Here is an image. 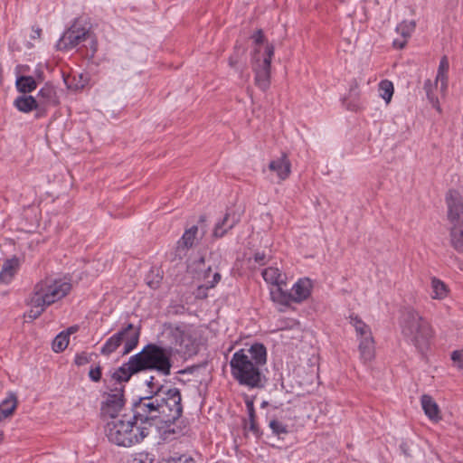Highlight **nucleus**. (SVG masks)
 <instances>
[{
  "mask_svg": "<svg viewBox=\"0 0 463 463\" xmlns=\"http://www.w3.org/2000/svg\"><path fill=\"white\" fill-rule=\"evenodd\" d=\"M146 385L147 387L146 394L159 395L168 389L165 385L160 383L155 376L151 375L146 380Z\"/></svg>",
  "mask_w": 463,
  "mask_h": 463,
  "instance_id": "c85d7f7f",
  "label": "nucleus"
},
{
  "mask_svg": "<svg viewBox=\"0 0 463 463\" xmlns=\"http://www.w3.org/2000/svg\"><path fill=\"white\" fill-rule=\"evenodd\" d=\"M14 107L24 113H28L33 109H39V103L33 96H20L14 102Z\"/></svg>",
  "mask_w": 463,
  "mask_h": 463,
  "instance_id": "4be33fe9",
  "label": "nucleus"
},
{
  "mask_svg": "<svg viewBox=\"0 0 463 463\" xmlns=\"http://www.w3.org/2000/svg\"><path fill=\"white\" fill-rule=\"evenodd\" d=\"M17 406V398L14 392H10L8 396L0 403V421L11 416Z\"/></svg>",
  "mask_w": 463,
  "mask_h": 463,
  "instance_id": "5701e85b",
  "label": "nucleus"
},
{
  "mask_svg": "<svg viewBox=\"0 0 463 463\" xmlns=\"http://www.w3.org/2000/svg\"><path fill=\"white\" fill-rule=\"evenodd\" d=\"M137 420L126 414L120 418H114L107 422L105 434L108 439L119 447H131L141 442L149 435V429L146 426H137Z\"/></svg>",
  "mask_w": 463,
  "mask_h": 463,
  "instance_id": "7ed1b4c3",
  "label": "nucleus"
},
{
  "mask_svg": "<svg viewBox=\"0 0 463 463\" xmlns=\"http://www.w3.org/2000/svg\"><path fill=\"white\" fill-rule=\"evenodd\" d=\"M87 42L89 43V45H86V47L90 48V50L91 52L90 55L93 56L98 49V42H97L96 36L90 30V37H88Z\"/></svg>",
  "mask_w": 463,
  "mask_h": 463,
  "instance_id": "58836bf2",
  "label": "nucleus"
},
{
  "mask_svg": "<svg viewBox=\"0 0 463 463\" xmlns=\"http://www.w3.org/2000/svg\"><path fill=\"white\" fill-rule=\"evenodd\" d=\"M262 277L267 283L275 286L286 285V278L278 268L269 267L262 271Z\"/></svg>",
  "mask_w": 463,
  "mask_h": 463,
  "instance_id": "412c9836",
  "label": "nucleus"
},
{
  "mask_svg": "<svg viewBox=\"0 0 463 463\" xmlns=\"http://www.w3.org/2000/svg\"><path fill=\"white\" fill-rule=\"evenodd\" d=\"M247 408H248V411H249L250 420L255 419V411H254V407H253V402H248Z\"/></svg>",
  "mask_w": 463,
  "mask_h": 463,
  "instance_id": "a18cd8bd",
  "label": "nucleus"
},
{
  "mask_svg": "<svg viewBox=\"0 0 463 463\" xmlns=\"http://www.w3.org/2000/svg\"><path fill=\"white\" fill-rule=\"evenodd\" d=\"M20 266L17 257L7 259L4 261L0 271V282L8 284L13 279Z\"/></svg>",
  "mask_w": 463,
  "mask_h": 463,
  "instance_id": "f3484780",
  "label": "nucleus"
},
{
  "mask_svg": "<svg viewBox=\"0 0 463 463\" xmlns=\"http://www.w3.org/2000/svg\"><path fill=\"white\" fill-rule=\"evenodd\" d=\"M437 85V82L435 81L432 83L430 80H427L424 82V90L426 92L428 99L432 103L433 106H436L438 104V99L435 97V95L432 93L433 88Z\"/></svg>",
  "mask_w": 463,
  "mask_h": 463,
  "instance_id": "c9c22d12",
  "label": "nucleus"
},
{
  "mask_svg": "<svg viewBox=\"0 0 463 463\" xmlns=\"http://www.w3.org/2000/svg\"><path fill=\"white\" fill-rule=\"evenodd\" d=\"M290 166V161L288 159L286 154H282L279 158L272 160L269 165V170L275 172L280 181L288 177Z\"/></svg>",
  "mask_w": 463,
  "mask_h": 463,
  "instance_id": "dca6fc26",
  "label": "nucleus"
},
{
  "mask_svg": "<svg viewBox=\"0 0 463 463\" xmlns=\"http://www.w3.org/2000/svg\"><path fill=\"white\" fill-rule=\"evenodd\" d=\"M39 108L41 106H55L59 103L55 89L51 85H45L38 93Z\"/></svg>",
  "mask_w": 463,
  "mask_h": 463,
  "instance_id": "6ab92c4d",
  "label": "nucleus"
},
{
  "mask_svg": "<svg viewBox=\"0 0 463 463\" xmlns=\"http://www.w3.org/2000/svg\"><path fill=\"white\" fill-rule=\"evenodd\" d=\"M449 60L446 56H443L439 61L438 74L436 78V82H438V80H441V88H446L447 86L445 73L449 71Z\"/></svg>",
  "mask_w": 463,
  "mask_h": 463,
  "instance_id": "72a5a7b5",
  "label": "nucleus"
},
{
  "mask_svg": "<svg viewBox=\"0 0 463 463\" xmlns=\"http://www.w3.org/2000/svg\"><path fill=\"white\" fill-rule=\"evenodd\" d=\"M401 326L403 336L420 353L424 354L429 349L433 331L430 323L416 310L408 308L403 311Z\"/></svg>",
  "mask_w": 463,
  "mask_h": 463,
  "instance_id": "20e7f679",
  "label": "nucleus"
},
{
  "mask_svg": "<svg viewBox=\"0 0 463 463\" xmlns=\"http://www.w3.org/2000/svg\"><path fill=\"white\" fill-rule=\"evenodd\" d=\"M240 221L239 215L235 213H226L223 219L216 223L213 230V236L216 238L223 237L228 231L232 229Z\"/></svg>",
  "mask_w": 463,
  "mask_h": 463,
  "instance_id": "4468645a",
  "label": "nucleus"
},
{
  "mask_svg": "<svg viewBox=\"0 0 463 463\" xmlns=\"http://www.w3.org/2000/svg\"><path fill=\"white\" fill-rule=\"evenodd\" d=\"M71 289L69 282L52 278H45L39 281L33 288L31 296L37 306L40 303L47 307L64 298Z\"/></svg>",
  "mask_w": 463,
  "mask_h": 463,
  "instance_id": "0eeeda50",
  "label": "nucleus"
},
{
  "mask_svg": "<svg viewBox=\"0 0 463 463\" xmlns=\"http://www.w3.org/2000/svg\"><path fill=\"white\" fill-rule=\"evenodd\" d=\"M197 232L198 227L196 225H193L191 228L185 230L182 238L177 241L176 256L182 258L185 255L186 250L194 246Z\"/></svg>",
  "mask_w": 463,
  "mask_h": 463,
  "instance_id": "f8f14e48",
  "label": "nucleus"
},
{
  "mask_svg": "<svg viewBox=\"0 0 463 463\" xmlns=\"http://www.w3.org/2000/svg\"><path fill=\"white\" fill-rule=\"evenodd\" d=\"M451 360L459 370H463V349L456 350L451 354Z\"/></svg>",
  "mask_w": 463,
  "mask_h": 463,
  "instance_id": "4c0bfd02",
  "label": "nucleus"
},
{
  "mask_svg": "<svg viewBox=\"0 0 463 463\" xmlns=\"http://www.w3.org/2000/svg\"><path fill=\"white\" fill-rule=\"evenodd\" d=\"M350 323L354 327L358 339L366 338L372 335L371 328L357 316H350Z\"/></svg>",
  "mask_w": 463,
  "mask_h": 463,
  "instance_id": "bb28decb",
  "label": "nucleus"
},
{
  "mask_svg": "<svg viewBox=\"0 0 463 463\" xmlns=\"http://www.w3.org/2000/svg\"><path fill=\"white\" fill-rule=\"evenodd\" d=\"M178 463H195V460L191 457H182L178 459Z\"/></svg>",
  "mask_w": 463,
  "mask_h": 463,
  "instance_id": "09e8293b",
  "label": "nucleus"
},
{
  "mask_svg": "<svg viewBox=\"0 0 463 463\" xmlns=\"http://www.w3.org/2000/svg\"><path fill=\"white\" fill-rule=\"evenodd\" d=\"M16 89L22 93H30L37 87L35 80L32 76H18L15 81Z\"/></svg>",
  "mask_w": 463,
  "mask_h": 463,
  "instance_id": "a878e982",
  "label": "nucleus"
},
{
  "mask_svg": "<svg viewBox=\"0 0 463 463\" xmlns=\"http://www.w3.org/2000/svg\"><path fill=\"white\" fill-rule=\"evenodd\" d=\"M274 55V47L268 44L263 53L256 48L253 54L252 70L255 73V85L261 90H267L270 86V65Z\"/></svg>",
  "mask_w": 463,
  "mask_h": 463,
  "instance_id": "1a4fd4ad",
  "label": "nucleus"
},
{
  "mask_svg": "<svg viewBox=\"0 0 463 463\" xmlns=\"http://www.w3.org/2000/svg\"><path fill=\"white\" fill-rule=\"evenodd\" d=\"M28 305L30 306L31 308L25 313L24 317L31 321L38 318L47 307L45 304L43 303H40V305L37 306L36 303L33 302V296L30 297Z\"/></svg>",
  "mask_w": 463,
  "mask_h": 463,
  "instance_id": "c756f323",
  "label": "nucleus"
},
{
  "mask_svg": "<svg viewBox=\"0 0 463 463\" xmlns=\"http://www.w3.org/2000/svg\"><path fill=\"white\" fill-rule=\"evenodd\" d=\"M158 395L146 394L135 401L132 404L133 419L140 425H161V412Z\"/></svg>",
  "mask_w": 463,
  "mask_h": 463,
  "instance_id": "6e6552de",
  "label": "nucleus"
},
{
  "mask_svg": "<svg viewBox=\"0 0 463 463\" xmlns=\"http://www.w3.org/2000/svg\"><path fill=\"white\" fill-rule=\"evenodd\" d=\"M140 335L141 327L129 323L107 339L100 349V354L109 356L123 345L122 355H127L137 346Z\"/></svg>",
  "mask_w": 463,
  "mask_h": 463,
  "instance_id": "423d86ee",
  "label": "nucleus"
},
{
  "mask_svg": "<svg viewBox=\"0 0 463 463\" xmlns=\"http://www.w3.org/2000/svg\"><path fill=\"white\" fill-rule=\"evenodd\" d=\"M162 279H163V277L157 273L156 275L155 279H147V285L151 288H157L159 287V284H160Z\"/></svg>",
  "mask_w": 463,
  "mask_h": 463,
  "instance_id": "79ce46f5",
  "label": "nucleus"
},
{
  "mask_svg": "<svg viewBox=\"0 0 463 463\" xmlns=\"http://www.w3.org/2000/svg\"><path fill=\"white\" fill-rule=\"evenodd\" d=\"M269 427L277 435L288 433L287 426L277 420H271L269 422Z\"/></svg>",
  "mask_w": 463,
  "mask_h": 463,
  "instance_id": "e433bc0d",
  "label": "nucleus"
},
{
  "mask_svg": "<svg viewBox=\"0 0 463 463\" xmlns=\"http://www.w3.org/2000/svg\"><path fill=\"white\" fill-rule=\"evenodd\" d=\"M88 37H90V28L84 25L80 19H76L58 41L57 49L60 51L72 49L87 42Z\"/></svg>",
  "mask_w": 463,
  "mask_h": 463,
  "instance_id": "9d476101",
  "label": "nucleus"
},
{
  "mask_svg": "<svg viewBox=\"0 0 463 463\" xmlns=\"http://www.w3.org/2000/svg\"><path fill=\"white\" fill-rule=\"evenodd\" d=\"M69 345L68 334L61 332L52 341V350L56 353L62 352Z\"/></svg>",
  "mask_w": 463,
  "mask_h": 463,
  "instance_id": "473e14b6",
  "label": "nucleus"
},
{
  "mask_svg": "<svg viewBox=\"0 0 463 463\" xmlns=\"http://www.w3.org/2000/svg\"><path fill=\"white\" fill-rule=\"evenodd\" d=\"M211 272H212L211 268H208V269L205 271L204 277H203L204 283L197 288V290H196L197 298H206L207 297L206 290L214 288L216 286V284H218L219 281L221 280L222 276L219 272H214L213 274V279H209Z\"/></svg>",
  "mask_w": 463,
  "mask_h": 463,
  "instance_id": "aec40b11",
  "label": "nucleus"
},
{
  "mask_svg": "<svg viewBox=\"0 0 463 463\" xmlns=\"http://www.w3.org/2000/svg\"><path fill=\"white\" fill-rule=\"evenodd\" d=\"M267 256L264 252H256L254 254V260L260 265L266 264Z\"/></svg>",
  "mask_w": 463,
  "mask_h": 463,
  "instance_id": "c03bdc74",
  "label": "nucleus"
},
{
  "mask_svg": "<svg viewBox=\"0 0 463 463\" xmlns=\"http://www.w3.org/2000/svg\"><path fill=\"white\" fill-rule=\"evenodd\" d=\"M271 299L274 302L284 306H288L292 302L290 293L282 289V286H277V288L270 291Z\"/></svg>",
  "mask_w": 463,
  "mask_h": 463,
  "instance_id": "cd10ccee",
  "label": "nucleus"
},
{
  "mask_svg": "<svg viewBox=\"0 0 463 463\" xmlns=\"http://www.w3.org/2000/svg\"><path fill=\"white\" fill-rule=\"evenodd\" d=\"M311 287V281L308 279H302L295 283L290 293L292 302L300 303L306 300L310 296Z\"/></svg>",
  "mask_w": 463,
  "mask_h": 463,
  "instance_id": "ddd939ff",
  "label": "nucleus"
},
{
  "mask_svg": "<svg viewBox=\"0 0 463 463\" xmlns=\"http://www.w3.org/2000/svg\"><path fill=\"white\" fill-rule=\"evenodd\" d=\"M173 354L171 346L149 343L118 367L113 373L112 378L119 383H127L132 375L144 371H156L163 376H169L173 366Z\"/></svg>",
  "mask_w": 463,
  "mask_h": 463,
  "instance_id": "f257e3e1",
  "label": "nucleus"
},
{
  "mask_svg": "<svg viewBox=\"0 0 463 463\" xmlns=\"http://www.w3.org/2000/svg\"><path fill=\"white\" fill-rule=\"evenodd\" d=\"M431 288L433 291L432 298L443 299L448 295V288L444 282L440 279L433 278L431 280Z\"/></svg>",
  "mask_w": 463,
  "mask_h": 463,
  "instance_id": "7c9ffc66",
  "label": "nucleus"
},
{
  "mask_svg": "<svg viewBox=\"0 0 463 463\" xmlns=\"http://www.w3.org/2000/svg\"><path fill=\"white\" fill-rule=\"evenodd\" d=\"M249 430L252 431L254 434H258L259 429L255 419L250 420Z\"/></svg>",
  "mask_w": 463,
  "mask_h": 463,
  "instance_id": "49530a36",
  "label": "nucleus"
},
{
  "mask_svg": "<svg viewBox=\"0 0 463 463\" xmlns=\"http://www.w3.org/2000/svg\"><path fill=\"white\" fill-rule=\"evenodd\" d=\"M267 363V348L261 343H254L249 348L236 351L230 361L233 379L249 389L263 387L262 367Z\"/></svg>",
  "mask_w": 463,
  "mask_h": 463,
  "instance_id": "f03ea898",
  "label": "nucleus"
},
{
  "mask_svg": "<svg viewBox=\"0 0 463 463\" xmlns=\"http://www.w3.org/2000/svg\"><path fill=\"white\" fill-rule=\"evenodd\" d=\"M359 352L361 358L364 361H371L374 356V341L373 335L359 339Z\"/></svg>",
  "mask_w": 463,
  "mask_h": 463,
  "instance_id": "393cba45",
  "label": "nucleus"
},
{
  "mask_svg": "<svg viewBox=\"0 0 463 463\" xmlns=\"http://www.w3.org/2000/svg\"><path fill=\"white\" fill-rule=\"evenodd\" d=\"M237 63V60H235L233 57H231L229 59V64L231 67H234Z\"/></svg>",
  "mask_w": 463,
  "mask_h": 463,
  "instance_id": "603ef678",
  "label": "nucleus"
},
{
  "mask_svg": "<svg viewBox=\"0 0 463 463\" xmlns=\"http://www.w3.org/2000/svg\"><path fill=\"white\" fill-rule=\"evenodd\" d=\"M393 84L388 80H382L379 84L380 96L389 103L393 94Z\"/></svg>",
  "mask_w": 463,
  "mask_h": 463,
  "instance_id": "2f4dec72",
  "label": "nucleus"
},
{
  "mask_svg": "<svg viewBox=\"0 0 463 463\" xmlns=\"http://www.w3.org/2000/svg\"><path fill=\"white\" fill-rule=\"evenodd\" d=\"M158 397L162 400L159 402L161 412V425H159V429H165L164 434H175V430L171 426L183 414L181 392L176 387H169Z\"/></svg>",
  "mask_w": 463,
  "mask_h": 463,
  "instance_id": "39448f33",
  "label": "nucleus"
},
{
  "mask_svg": "<svg viewBox=\"0 0 463 463\" xmlns=\"http://www.w3.org/2000/svg\"><path fill=\"white\" fill-rule=\"evenodd\" d=\"M415 28V23L414 22H402L400 24L396 30L399 33H401L404 38L409 37L411 33V32Z\"/></svg>",
  "mask_w": 463,
  "mask_h": 463,
  "instance_id": "f704fd0d",
  "label": "nucleus"
},
{
  "mask_svg": "<svg viewBox=\"0 0 463 463\" xmlns=\"http://www.w3.org/2000/svg\"><path fill=\"white\" fill-rule=\"evenodd\" d=\"M448 218L453 223H461L459 218L463 213V203L458 197L450 196L447 199Z\"/></svg>",
  "mask_w": 463,
  "mask_h": 463,
  "instance_id": "a211bd4d",
  "label": "nucleus"
},
{
  "mask_svg": "<svg viewBox=\"0 0 463 463\" xmlns=\"http://www.w3.org/2000/svg\"><path fill=\"white\" fill-rule=\"evenodd\" d=\"M420 403L424 413L431 421L438 422L441 420L439 405L430 395L423 394L420 397Z\"/></svg>",
  "mask_w": 463,
  "mask_h": 463,
  "instance_id": "2eb2a0df",
  "label": "nucleus"
},
{
  "mask_svg": "<svg viewBox=\"0 0 463 463\" xmlns=\"http://www.w3.org/2000/svg\"><path fill=\"white\" fill-rule=\"evenodd\" d=\"M449 235L451 246L458 252L463 253V222L453 224Z\"/></svg>",
  "mask_w": 463,
  "mask_h": 463,
  "instance_id": "b1692460",
  "label": "nucleus"
},
{
  "mask_svg": "<svg viewBox=\"0 0 463 463\" xmlns=\"http://www.w3.org/2000/svg\"><path fill=\"white\" fill-rule=\"evenodd\" d=\"M89 362H90V359H89L87 354H85V353L78 354L75 356V364L78 366L84 365V364H88Z\"/></svg>",
  "mask_w": 463,
  "mask_h": 463,
  "instance_id": "a19ab883",
  "label": "nucleus"
},
{
  "mask_svg": "<svg viewBox=\"0 0 463 463\" xmlns=\"http://www.w3.org/2000/svg\"><path fill=\"white\" fill-rule=\"evenodd\" d=\"M42 34V29L39 27H33V33L31 35L32 39H39Z\"/></svg>",
  "mask_w": 463,
  "mask_h": 463,
  "instance_id": "de8ad7c7",
  "label": "nucleus"
},
{
  "mask_svg": "<svg viewBox=\"0 0 463 463\" xmlns=\"http://www.w3.org/2000/svg\"><path fill=\"white\" fill-rule=\"evenodd\" d=\"M78 330V326H71L68 328L67 332H65V334H68V336L72 334V333H75L76 331Z\"/></svg>",
  "mask_w": 463,
  "mask_h": 463,
  "instance_id": "8fccbe9b",
  "label": "nucleus"
},
{
  "mask_svg": "<svg viewBox=\"0 0 463 463\" xmlns=\"http://www.w3.org/2000/svg\"><path fill=\"white\" fill-rule=\"evenodd\" d=\"M101 367L99 365L91 368L89 372V376L91 379V381L98 383L101 379Z\"/></svg>",
  "mask_w": 463,
  "mask_h": 463,
  "instance_id": "ea45409f",
  "label": "nucleus"
},
{
  "mask_svg": "<svg viewBox=\"0 0 463 463\" xmlns=\"http://www.w3.org/2000/svg\"><path fill=\"white\" fill-rule=\"evenodd\" d=\"M393 44H394L395 46H398L399 48H401V49H402V48H403V47H404V45H405V42L399 43L397 40H395V41L393 42Z\"/></svg>",
  "mask_w": 463,
  "mask_h": 463,
  "instance_id": "3c124183",
  "label": "nucleus"
},
{
  "mask_svg": "<svg viewBox=\"0 0 463 463\" xmlns=\"http://www.w3.org/2000/svg\"><path fill=\"white\" fill-rule=\"evenodd\" d=\"M118 383L120 386L116 387L111 390L110 392L106 393L104 396L105 399L101 403L100 415L104 420L120 418L119 412L124 408L125 398L124 386L121 384L122 383Z\"/></svg>",
  "mask_w": 463,
  "mask_h": 463,
  "instance_id": "9b49d317",
  "label": "nucleus"
},
{
  "mask_svg": "<svg viewBox=\"0 0 463 463\" xmlns=\"http://www.w3.org/2000/svg\"><path fill=\"white\" fill-rule=\"evenodd\" d=\"M252 39L256 45L261 44L264 42V34L261 29L258 30L253 35Z\"/></svg>",
  "mask_w": 463,
  "mask_h": 463,
  "instance_id": "37998d69",
  "label": "nucleus"
}]
</instances>
